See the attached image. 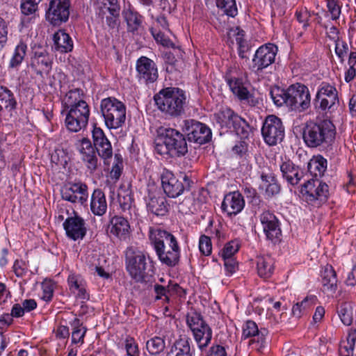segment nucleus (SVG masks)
<instances>
[{
    "instance_id": "1",
    "label": "nucleus",
    "mask_w": 356,
    "mask_h": 356,
    "mask_svg": "<svg viewBox=\"0 0 356 356\" xmlns=\"http://www.w3.org/2000/svg\"><path fill=\"white\" fill-rule=\"evenodd\" d=\"M149 238L162 264L175 266L179 262L180 248L175 236L160 228L149 227Z\"/></svg>"
},
{
    "instance_id": "2",
    "label": "nucleus",
    "mask_w": 356,
    "mask_h": 356,
    "mask_svg": "<svg viewBox=\"0 0 356 356\" xmlns=\"http://www.w3.org/2000/svg\"><path fill=\"white\" fill-rule=\"evenodd\" d=\"M156 151L171 156H182L188 152L186 141L181 134L168 127H160L157 129Z\"/></svg>"
},
{
    "instance_id": "3",
    "label": "nucleus",
    "mask_w": 356,
    "mask_h": 356,
    "mask_svg": "<svg viewBox=\"0 0 356 356\" xmlns=\"http://www.w3.org/2000/svg\"><path fill=\"white\" fill-rule=\"evenodd\" d=\"M186 99L185 92L175 87L163 88L154 96L157 108L165 115L172 117L183 113Z\"/></svg>"
},
{
    "instance_id": "4",
    "label": "nucleus",
    "mask_w": 356,
    "mask_h": 356,
    "mask_svg": "<svg viewBox=\"0 0 356 356\" xmlns=\"http://www.w3.org/2000/svg\"><path fill=\"white\" fill-rule=\"evenodd\" d=\"M336 130L327 120L319 123L309 122L303 130V140L309 147L330 145L335 139Z\"/></svg>"
},
{
    "instance_id": "5",
    "label": "nucleus",
    "mask_w": 356,
    "mask_h": 356,
    "mask_svg": "<svg viewBox=\"0 0 356 356\" xmlns=\"http://www.w3.org/2000/svg\"><path fill=\"white\" fill-rule=\"evenodd\" d=\"M126 268L137 282H143L149 272L153 271L152 261L147 254L135 245L125 250Z\"/></svg>"
},
{
    "instance_id": "6",
    "label": "nucleus",
    "mask_w": 356,
    "mask_h": 356,
    "mask_svg": "<svg viewBox=\"0 0 356 356\" xmlns=\"http://www.w3.org/2000/svg\"><path fill=\"white\" fill-rule=\"evenodd\" d=\"M100 108L108 129H117L124 125L127 109L123 102L115 97L104 98L101 101Z\"/></svg>"
},
{
    "instance_id": "7",
    "label": "nucleus",
    "mask_w": 356,
    "mask_h": 356,
    "mask_svg": "<svg viewBox=\"0 0 356 356\" xmlns=\"http://www.w3.org/2000/svg\"><path fill=\"white\" fill-rule=\"evenodd\" d=\"M186 325L193 334L195 341L200 350H204L211 343L213 332L202 315L191 311L186 316Z\"/></svg>"
},
{
    "instance_id": "8",
    "label": "nucleus",
    "mask_w": 356,
    "mask_h": 356,
    "mask_svg": "<svg viewBox=\"0 0 356 356\" xmlns=\"http://www.w3.org/2000/svg\"><path fill=\"white\" fill-rule=\"evenodd\" d=\"M261 134L264 142L270 146L281 142L284 136L281 120L275 115H268L263 124Z\"/></svg>"
},
{
    "instance_id": "9",
    "label": "nucleus",
    "mask_w": 356,
    "mask_h": 356,
    "mask_svg": "<svg viewBox=\"0 0 356 356\" xmlns=\"http://www.w3.org/2000/svg\"><path fill=\"white\" fill-rule=\"evenodd\" d=\"M288 107L292 110L305 111L311 103L309 88L301 83H296L288 88Z\"/></svg>"
},
{
    "instance_id": "10",
    "label": "nucleus",
    "mask_w": 356,
    "mask_h": 356,
    "mask_svg": "<svg viewBox=\"0 0 356 356\" xmlns=\"http://www.w3.org/2000/svg\"><path fill=\"white\" fill-rule=\"evenodd\" d=\"M314 101L323 110H330L339 104L338 91L334 85L322 82L318 87Z\"/></svg>"
},
{
    "instance_id": "11",
    "label": "nucleus",
    "mask_w": 356,
    "mask_h": 356,
    "mask_svg": "<svg viewBox=\"0 0 356 356\" xmlns=\"http://www.w3.org/2000/svg\"><path fill=\"white\" fill-rule=\"evenodd\" d=\"M147 192L144 199L148 211L158 216H165L168 211V204L159 188L154 184H148Z\"/></svg>"
},
{
    "instance_id": "12",
    "label": "nucleus",
    "mask_w": 356,
    "mask_h": 356,
    "mask_svg": "<svg viewBox=\"0 0 356 356\" xmlns=\"http://www.w3.org/2000/svg\"><path fill=\"white\" fill-rule=\"evenodd\" d=\"M301 192L307 202L318 204L325 202L329 194L328 186L318 179L309 180L302 186Z\"/></svg>"
},
{
    "instance_id": "13",
    "label": "nucleus",
    "mask_w": 356,
    "mask_h": 356,
    "mask_svg": "<svg viewBox=\"0 0 356 356\" xmlns=\"http://www.w3.org/2000/svg\"><path fill=\"white\" fill-rule=\"evenodd\" d=\"M183 130L189 141L204 144L211 138V131L206 124L194 120L184 121Z\"/></svg>"
},
{
    "instance_id": "14",
    "label": "nucleus",
    "mask_w": 356,
    "mask_h": 356,
    "mask_svg": "<svg viewBox=\"0 0 356 356\" xmlns=\"http://www.w3.org/2000/svg\"><path fill=\"white\" fill-rule=\"evenodd\" d=\"M70 0H52L46 13L47 21L54 26H59L67 21L70 15Z\"/></svg>"
},
{
    "instance_id": "15",
    "label": "nucleus",
    "mask_w": 356,
    "mask_h": 356,
    "mask_svg": "<svg viewBox=\"0 0 356 356\" xmlns=\"http://www.w3.org/2000/svg\"><path fill=\"white\" fill-rule=\"evenodd\" d=\"M75 147L80 159L90 172H93L98 165V158L92 143L88 138H83L75 143Z\"/></svg>"
},
{
    "instance_id": "16",
    "label": "nucleus",
    "mask_w": 356,
    "mask_h": 356,
    "mask_svg": "<svg viewBox=\"0 0 356 356\" xmlns=\"http://www.w3.org/2000/svg\"><path fill=\"white\" fill-rule=\"evenodd\" d=\"M34 56L32 59V67L41 76L47 75L52 67V58L43 46H31Z\"/></svg>"
},
{
    "instance_id": "17",
    "label": "nucleus",
    "mask_w": 356,
    "mask_h": 356,
    "mask_svg": "<svg viewBox=\"0 0 356 356\" xmlns=\"http://www.w3.org/2000/svg\"><path fill=\"white\" fill-rule=\"evenodd\" d=\"M277 47L268 43L261 46L255 52L252 58L253 67L257 70L264 69L274 63Z\"/></svg>"
},
{
    "instance_id": "18",
    "label": "nucleus",
    "mask_w": 356,
    "mask_h": 356,
    "mask_svg": "<svg viewBox=\"0 0 356 356\" xmlns=\"http://www.w3.org/2000/svg\"><path fill=\"white\" fill-rule=\"evenodd\" d=\"M94 147L98 155L107 163L113 156V149L111 142L106 136L104 131L97 127H94L92 131Z\"/></svg>"
},
{
    "instance_id": "19",
    "label": "nucleus",
    "mask_w": 356,
    "mask_h": 356,
    "mask_svg": "<svg viewBox=\"0 0 356 356\" xmlns=\"http://www.w3.org/2000/svg\"><path fill=\"white\" fill-rule=\"evenodd\" d=\"M136 70L140 81L154 83L158 79V69L155 63L145 56H141L136 62Z\"/></svg>"
},
{
    "instance_id": "20",
    "label": "nucleus",
    "mask_w": 356,
    "mask_h": 356,
    "mask_svg": "<svg viewBox=\"0 0 356 356\" xmlns=\"http://www.w3.org/2000/svg\"><path fill=\"white\" fill-rule=\"evenodd\" d=\"M61 195L66 201L83 204L88 197V187L82 183L67 184L62 188Z\"/></svg>"
},
{
    "instance_id": "21",
    "label": "nucleus",
    "mask_w": 356,
    "mask_h": 356,
    "mask_svg": "<svg viewBox=\"0 0 356 356\" xmlns=\"http://www.w3.org/2000/svg\"><path fill=\"white\" fill-rule=\"evenodd\" d=\"M259 220L266 238L272 241L278 240L282 232L276 216L273 213L265 211L261 213Z\"/></svg>"
},
{
    "instance_id": "22",
    "label": "nucleus",
    "mask_w": 356,
    "mask_h": 356,
    "mask_svg": "<svg viewBox=\"0 0 356 356\" xmlns=\"http://www.w3.org/2000/svg\"><path fill=\"white\" fill-rule=\"evenodd\" d=\"M97 15L100 18L106 19L107 24L111 26L113 18L118 15L119 6L117 0H91Z\"/></svg>"
},
{
    "instance_id": "23",
    "label": "nucleus",
    "mask_w": 356,
    "mask_h": 356,
    "mask_svg": "<svg viewBox=\"0 0 356 356\" xmlns=\"http://www.w3.org/2000/svg\"><path fill=\"white\" fill-rule=\"evenodd\" d=\"M63 227L66 236L74 241L83 239L87 232L85 220L76 215L68 217L63 222Z\"/></svg>"
},
{
    "instance_id": "24",
    "label": "nucleus",
    "mask_w": 356,
    "mask_h": 356,
    "mask_svg": "<svg viewBox=\"0 0 356 356\" xmlns=\"http://www.w3.org/2000/svg\"><path fill=\"white\" fill-rule=\"evenodd\" d=\"M161 183L165 193L169 197H177L184 191V186L182 181L178 179L175 175L169 170H164L163 172Z\"/></svg>"
},
{
    "instance_id": "25",
    "label": "nucleus",
    "mask_w": 356,
    "mask_h": 356,
    "mask_svg": "<svg viewBox=\"0 0 356 356\" xmlns=\"http://www.w3.org/2000/svg\"><path fill=\"white\" fill-rule=\"evenodd\" d=\"M67 284L70 293L76 298L86 301L89 300L90 295L87 284L83 277L74 273H70L67 277Z\"/></svg>"
},
{
    "instance_id": "26",
    "label": "nucleus",
    "mask_w": 356,
    "mask_h": 356,
    "mask_svg": "<svg viewBox=\"0 0 356 356\" xmlns=\"http://www.w3.org/2000/svg\"><path fill=\"white\" fill-rule=\"evenodd\" d=\"M245 206L242 195L238 191L227 194L222 202V210L227 216H236L239 213Z\"/></svg>"
},
{
    "instance_id": "27",
    "label": "nucleus",
    "mask_w": 356,
    "mask_h": 356,
    "mask_svg": "<svg viewBox=\"0 0 356 356\" xmlns=\"http://www.w3.org/2000/svg\"><path fill=\"white\" fill-rule=\"evenodd\" d=\"M108 230L120 240L125 241L130 234V225L126 218L115 216L111 219Z\"/></svg>"
},
{
    "instance_id": "28",
    "label": "nucleus",
    "mask_w": 356,
    "mask_h": 356,
    "mask_svg": "<svg viewBox=\"0 0 356 356\" xmlns=\"http://www.w3.org/2000/svg\"><path fill=\"white\" fill-rule=\"evenodd\" d=\"M321 283L325 292L333 294L337 289V279L333 267L325 265L321 270Z\"/></svg>"
},
{
    "instance_id": "29",
    "label": "nucleus",
    "mask_w": 356,
    "mask_h": 356,
    "mask_svg": "<svg viewBox=\"0 0 356 356\" xmlns=\"http://www.w3.org/2000/svg\"><path fill=\"white\" fill-rule=\"evenodd\" d=\"M17 103L14 93L7 87L0 86V122L2 121L1 113L3 109L10 113L16 109Z\"/></svg>"
},
{
    "instance_id": "30",
    "label": "nucleus",
    "mask_w": 356,
    "mask_h": 356,
    "mask_svg": "<svg viewBox=\"0 0 356 356\" xmlns=\"http://www.w3.org/2000/svg\"><path fill=\"white\" fill-rule=\"evenodd\" d=\"M53 48L60 53H67L73 49V40L64 30H58L53 35Z\"/></svg>"
},
{
    "instance_id": "31",
    "label": "nucleus",
    "mask_w": 356,
    "mask_h": 356,
    "mask_svg": "<svg viewBox=\"0 0 356 356\" xmlns=\"http://www.w3.org/2000/svg\"><path fill=\"white\" fill-rule=\"evenodd\" d=\"M318 298L314 295H309L302 300L293 305L291 310L292 316L296 318L307 315L310 310L317 304Z\"/></svg>"
},
{
    "instance_id": "32",
    "label": "nucleus",
    "mask_w": 356,
    "mask_h": 356,
    "mask_svg": "<svg viewBox=\"0 0 356 356\" xmlns=\"http://www.w3.org/2000/svg\"><path fill=\"white\" fill-rule=\"evenodd\" d=\"M90 207L91 212L97 216H102L107 211V202L104 193L100 189L93 191L90 198Z\"/></svg>"
},
{
    "instance_id": "33",
    "label": "nucleus",
    "mask_w": 356,
    "mask_h": 356,
    "mask_svg": "<svg viewBox=\"0 0 356 356\" xmlns=\"http://www.w3.org/2000/svg\"><path fill=\"white\" fill-rule=\"evenodd\" d=\"M230 90L241 101L249 102L252 95L244 86L243 80L236 77H226Z\"/></svg>"
},
{
    "instance_id": "34",
    "label": "nucleus",
    "mask_w": 356,
    "mask_h": 356,
    "mask_svg": "<svg viewBox=\"0 0 356 356\" xmlns=\"http://www.w3.org/2000/svg\"><path fill=\"white\" fill-rule=\"evenodd\" d=\"M280 170L283 177L293 186L298 184L302 177L298 168L290 161L283 162L280 165Z\"/></svg>"
},
{
    "instance_id": "35",
    "label": "nucleus",
    "mask_w": 356,
    "mask_h": 356,
    "mask_svg": "<svg viewBox=\"0 0 356 356\" xmlns=\"http://www.w3.org/2000/svg\"><path fill=\"white\" fill-rule=\"evenodd\" d=\"M308 170L309 173L316 177H321L327 168V161L320 154L314 155L308 163Z\"/></svg>"
},
{
    "instance_id": "36",
    "label": "nucleus",
    "mask_w": 356,
    "mask_h": 356,
    "mask_svg": "<svg viewBox=\"0 0 356 356\" xmlns=\"http://www.w3.org/2000/svg\"><path fill=\"white\" fill-rule=\"evenodd\" d=\"M257 270L259 277L268 278L274 270L273 259L269 255H261L257 257Z\"/></svg>"
},
{
    "instance_id": "37",
    "label": "nucleus",
    "mask_w": 356,
    "mask_h": 356,
    "mask_svg": "<svg viewBox=\"0 0 356 356\" xmlns=\"http://www.w3.org/2000/svg\"><path fill=\"white\" fill-rule=\"evenodd\" d=\"M81 102H86L84 99V94L81 89L70 90L62 100V104L66 110L81 104Z\"/></svg>"
},
{
    "instance_id": "38",
    "label": "nucleus",
    "mask_w": 356,
    "mask_h": 356,
    "mask_svg": "<svg viewBox=\"0 0 356 356\" xmlns=\"http://www.w3.org/2000/svg\"><path fill=\"white\" fill-rule=\"evenodd\" d=\"M26 50L27 45L24 42L20 41L14 49L8 67L10 68H17L23 62Z\"/></svg>"
},
{
    "instance_id": "39",
    "label": "nucleus",
    "mask_w": 356,
    "mask_h": 356,
    "mask_svg": "<svg viewBox=\"0 0 356 356\" xmlns=\"http://www.w3.org/2000/svg\"><path fill=\"white\" fill-rule=\"evenodd\" d=\"M234 122L232 127L234 128L236 134L241 138H248L252 131V129L248 123L241 117L237 115L234 116Z\"/></svg>"
},
{
    "instance_id": "40",
    "label": "nucleus",
    "mask_w": 356,
    "mask_h": 356,
    "mask_svg": "<svg viewBox=\"0 0 356 356\" xmlns=\"http://www.w3.org/2000/svg\"><path fill=\"white\" fill-rule=\"evenodd\" d=\"M189 338L186 336L181 337L175 341L172 352H175V356H192Z\"/></svg>"
},
{
    "instance_id": "41",
    "label": "nucleus",
    "mask_w": 356,
    "mask_h": 356,
    "mask_svg": "<svg viewBox=\"0 0 356 356\" xmlns=\"http://www.w3.org/2000/svg\"><path fill=\"white\" fill-rule=\"evenodd\" d=\"M260 187L265 189L266 195L273 196L280 192V186L271 175H262Z\"/></svg>"
},
{
    "instance_id": "42",
    "label": "nucleus",
    "mask_w": 356,
    "mask_h": 356,
    "mask_svg": "<svg viewBox=\"0 0 356 356\" xmlns=\"http://www.w3.org/2000/svg\"><path fill=\"white\" fill-rule=\"evenodd\" d=\"M124 17L127 22L128 30L131 32L137 31L142 24V17L131 9L124 11Z\"/></svg>"
},
{
    "instance_id": "43",
    "label": "nucleus",
    "mask_w": 356,
    "mask_h": 356,
    "mask_svg": "<svg viewBox=\"0 0 356 356\" xmlns=\"http://www.w3.org/2000/svg\"><path fill=\"white\" fill-rule=\"evenodd\" d=\"M65 123L67 129L72 132H78L88 124V122L68 111L66 114Z\"/></svg>"
},
{
    "instance_id": "44",
    "label": "nucleus",
    "mask_w": 356,
    "mask_h": 356,
    "mask_svg": "<svg viewBox=\"0 0 356 356\" xmlns=\"http://www.w3.org/2000/svg\"><path fill=\"white\" fill-rule=\"evenodd\" d=\"M234 116H237L231 109L226 108L215 114V120L221 127L231 128Z\"/></svg>"
},
{
    "instance_id": "45",
    "label": "nucleus",
    "mask_w": 356,
    "mask_h": 356,
    "mask_svg": "<svg viewBox=\"0 0 356 356\" xmlns=\"http://www.w3.org/2000/svg\"><path fill=\"white\" fill-rule=\"evenodd\" d=\"M288 88L286 90L279 87L273 88L270 91V97L277 106L286 105L288 106Z\"/></svg>"
},
{
    "instance_id": "46",
    "label": "nucleus",
    "mask_w": 356,
    "mask_h": 356,
    "mask_svg": "<svg viewBox=\"0 0 356 356\" xmlns=\"http://www.w3.org/2000/svg\"><path fill=\"white\" fill-rule=\"evenodd\" d=\"M338 315L343 324L350 325L353 321V305L350 302L342 303L338 309Z\"/></svg>"
},
{
    "instance_id": "47",
    "label": "nucleus",
    "mask_w": 356,
    "mask_h": 356,
    "mask_svg": "<svg viewBox=\"0 0 356 356\" xmlns=\"http://www.w3.org/2000/svg\"><path fill=\"white\" fill-rule=\"evenodd\" d=\"M356 341L355 332L349 333L346 340H343L339 346L340 356H353Z\"/></svg>"
},
{
    "instance_id": "48",
    "label": "nucleus",
    "mask_w": 356,
    "mask_h": 356,
    "mask_svg": "<svg viewBox=\"0 0 356 356\" xmlns=\"http://www.w3.org/2000/svg\"><path fill=\"white\" fill-rule=\"evenodd\" d=\"M165 347V341L159 337H154L146 342V348L151 355H156L161 353Z\"/></svg>"
},
{
    "instance_id": "49",
    "label": "nucleus",
    "mask_w": 356,
    "mask_h": 356,
    "mask_svg": "<svg viewBox=\"0 0 356 356\" xmlns=\"http://www.w3.org/2000/svg\"><path fill=\"white\" fill-rule=\"evenodd\" d=\"M217 7L229 17H235L238 9L235 0H216Z\"/></svg>"
},
{
    "instance_id": "50",
    "label": "nucleus",
    "mask_w": 356,
    "mask_h": 356,
    "mask_svg": "<svg viewBox=\"0 0 356 356\" xmlns=\"http://www.w3.org/2000/svg\"><path fill=\"white\" fill-rule=\"evenodd\" d=\"M73 325L74 328L72 332V343L74 344H79L81 346L83 343L84 337L87 329L80 323L79 320H75Z\"/></svg>"
},
{
    "instance_id": "51",
    "label": "nucleus",
    "mask_w": 356,
    "mask_h": 356,
    "mask_svg": "<svg viewBox=\"0 0 356 356\" xmlns=\"http://www.w3.org/2000/svg\"><path fill=\"white\" fill-rule=\"evenodd\" d=\"M180 289L179 286L177 284H168V288H165L163 286L155 284L154 285V291L156 293V299H162L164 298V300L169 301V294L171 291L178 292V290Z\"/></svg>"
},
{
    "instance_id": "52",
    "label": "nucleus",
    "mask_w": 356,
    "mask_h": 356,
    "mask_svg": "<svg viewBox=\"0 0 356 356\" xmlns=\"http://www.w3.org/2000/svg\"><path fill=\"white\" fill-rule=\"evenodd\" d=\"M67 111L88 122L90 111L87 102H81V104L74 106Z\"/></svg>"
},
{
    "instance_id": "53",
    "label": "nucleus",
    "mask_w": 356,
    "mask_h": 356,
    "mask_svg": "<svg viewBox=\"0 0 356 356\" xmlns=\"http://www.w3.org/2000/svg\"><path fill=\"white\" fill-rule=\"evenodd\" d=\"M54 291V283L50 280H44L42 282L41 298L45 302L51 300Z\"/></svg>"
},
{
    "instance_id": "54",
    "label": "nucleus",
    "mask_w": 356,
    "mask_h": 356,
    "mask_svg": "<svg viewBox=\"0 0 356 356\" xmlns=\"http://www.w3.org/2000/svg\"><path fill=\"white\" fill-rule=\"evenodd\" d=\"M239 250V243L238 241H231L225 244L221 251L222 258H234V255Z\"/></svg>"
},
{
    "instance_id": "55",
    "label": "nucleus",
    "mask_w": 356,
    "mask_h": 356,
    "mask_svg": "<svg viewBox=\"0 0 356 356\" xmlns=\"http://www.w3.org/2000/svg\"><path fill=\"white\" fill-rule=\"evenodd\" d=\"M266 335V331L264 330H261L257 336H254L251 341L252 348L261 352L267 343Z\"/></svg>"
},
{
    "instance_id": "56",
    "label": "nucleus",
    "mask_w": 356,
    "mask_h": 356,
    "mask_svg": "<svg viewBox=\"0 0 356 356\" xmlns=\"http://www.w3.org/2000/svg\"><path fill=\"white\" fill-rule=\"evenodd\" d=\"M260 332L257 325L252 321H248L243 327V337L244 338L254 337Z\"/></svg>"
},
{
    "instance_id": "57",
    "label": "nucleus",
    "mask_w": 356,
    "mask_h": 356,
    "mask_svg": "<svg viewBox=\"0 0 356 356\" xmlns=\"http://www.w3.org/2000/svg\"><path fill=\"white\" fill-rule=\"evenodd\" d=\"M296 17L298 22L302 24L304 29H307L309 24V20L311 17V13L307 8H301L296 12Z\"/></svg>"
},
{
    "instance_id": "58",
    "label": "nucleus",
    "mask_w": 356,
    "mask_h": 356,
    "mask_svg": "<svg viewBox=\"0 0 356 356\" xmlns=\"http://www.w3.org/2000/svg\"><path fill=\"white\" fill-rule=\"evenodd\" d=\"M334 51L340 62L343 63L348 51V44L345 41L340 40L336 41Z\"/></svg>"
},
{
    "instance_id": "59",
    "label": "nucleus",
    "mask_w": 356,
    "mask_h": 356,
    "mask_svg": "<svg viewBox=\"0 0 356 356\" xmlns=\"http://www.w3.org/2000/svg\"><path fill=\"white\" fill-rule=\"evenodd\" d=\"M199 250L200 252L205 256L211 254L212 250V245L211 239L209 236L202 235L200 237Z\"/></svg>"
},
{
    "instance_id": "60",
    "label": "nucleus",
    "mask_w": 356,
    "mask_h": 356,
    "mask_svg": "<svg viewBox=\"0 0 356 356\" xmlns=\"http://www.w3.org/2000/svg\"><path fill=\"white\" fill-rule=\"evenodd\" d=\"M124 346L127 356H139L138 344L134 338H126L124 341Z\"/></svg>"
},
{
    "instance_id": "61",
    "label": "nucleus",
    "mask_w": 356,
    "mask_h": 356,
    "mask_svg": "<svg viewBox=\"0 0 356 356\" xmlns=\"http://www.w3.org/2000/svg\"><path fill=\"white\" fill-rule=\"evenodd\" d=\"M122 157L120 154H115L114 156V163L111 171V176L118 179L122 172Z\"/></svg>"
},
{
    "instance_id": "62",
    "label": "nucleus",
    "mask_w": 356,
    "mask_h": 356,
    "mask_svg": "<svg viewBox=\"0 0 356 356\" xmlns=\"http://www.w3.org/2000/svg\"><path fill=\"white\" fill-rule=\"evenodd\" d=\"M13 268L15 275L19 277L24 276L28 272V265L22 259H16Z\"/></svg>"
},
{
    "instance_id": "63",
    "label": "nucleus",
    "mask_w": 356,
    "mask_h": 356,
    "mask_svg": "<svg viewBox=\"0 0 356 356\" xmlns=\"http://www.w3.org/2000/svg\"><path fill=\"white\" fill-rule=\"evenodd\" d=\"M152 34L154 36L155 40L162 44L163 47L175 48V44L168 38H167L163 33L161 32H156L154 30H152Z\"/></svg>"
},
{
    "instance_id": "64",
    "label": "nucleus",
    "mask_w": 356,
    "mask_h": 356,
    "mask_svg": "<svg viewBox=\"0 0 356 356\" xmlns=\"http://www.w3.org/2000/svg\"><path fill=\"white\" fill-rule=\"evenodd\" d=\"M327 7L329 13L331 15L332 20H337L339 18L341 14V8L337 4L335 0H327Z\"/></svg>"
}]
</instances>
